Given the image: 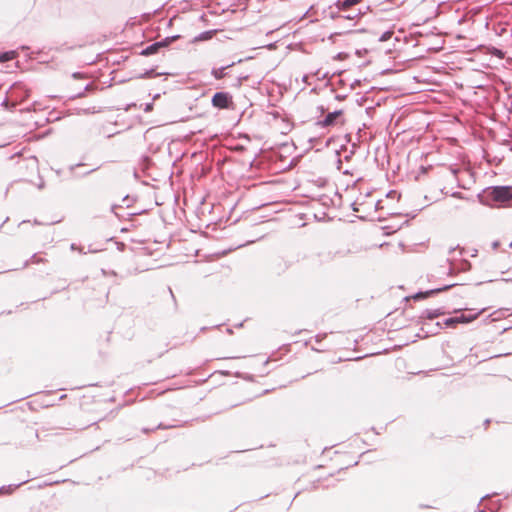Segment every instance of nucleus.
Instances as JSON below:
<instances>
[{"label": "nucleus", "mask_w": 512, "mask_h": 512, "mask_svg": "<svg viewBox=\"0 0 512 512\" xmlns=\"http://www.w3.org/2000/svg\"><path fill=\"white\" fill-rule=\"evenodd\" d=\"M13 54H14L13 52L11 53V55H9L8 53H6V54H4V55L0 58V60H1V61H7V60H10V59H12V58H13Z\"/></svg>", "instance_id": "nucleus-10"}, {"label": "nucleus", "mask_w": 512, "mask_h": 512, "mask_svg": "<svg viewBox=\"0 0 512 512\" xmlns=\"http://www.w3.org/2000/svg\"><path fill=\"white\" fill-rule=\"evenodd\" d=\"M456 324H458V323H457V318H456V317H451V318H448V319H446V320H445V325H446V326H451V327H453V326H455Z\"/></svg>", "instance_id": "nucleus-8"}, {"label": "nucleus", "mask_w": 512, "mask_h": 512, "mask_svg": "<svg viewBox=\"0 0 512 512\" xmlns=\"http://www.w3.org/2000/svg\"><path fill=\"white\" fill-rule=\"evenodd\" d=\"M163 46H164L163 43H160V42L154 43V44L148 46L146 49H144L142 54L146 55V56L155 54L159 50V48H161Z\"/></svg>", "instance_id": "nucleus-5"}, {"label": "nucleus", "mask_w": 512, "mask_h": 512, "mask_svg": "<svg viewBox=\"0 0 512 512\" xmlns=\"http://www.w3.org/2000/svg\"><path fill=\"white\" fill-rule=\"evenodd\" d=\"M212 105L218 109H228L233 105L232 96L225 92H217L212 97Z\"/></svg>", "instance_id": "nucleus-2"}, {"label": "nucleus", "mask_w": 512, "mask_h": 512, "mask_svg": "<svg viewBox=\"0 0 512 512\" xmlns=\"http://www.w3.org/2000/svg\"><path fill=\"white\" fill-rule=\"evenodd\" d=\"M226 68L225 67H222V68H218V69H213L212 70V75L216 78V79H223L224 77H226V72H225Z\"/></svg>", "instance_id": "nucleus-6"}, {"label": "nucleus", "mask_w": 512, "mask_h": 512, "mask_svg": "<svg viewBox=\"0 0 512 512\" xmlns=\"http://www.w3.org/2000/svg\"><path fill=\"white\" fill-rule=\"evenodd\" d=\"M498 245H499L498 242L493 243V248L496 249L498 247Z\"/></svg>", "instance_id": "nucleus-13"}, {"label": "nucleus", "mask_w": 512, "mask_h": 512, "mask_svg": "<svg viewBox=\"0 0 512 512\" xmlns=\"http://www.w3.org/2000/svg\"><path fill=\"white\" fill-rule=\"evenodd\" d=\"M510 247L512 248V242L510 243Z\"/></svg>", "instance_id": "nucleus-14"}, {"label": "nucleus", "mask_w": 512, "mask_h": 512, "mask_svg": "<svg viewBox=\"0 0 512 512\" xmlns=\"http://www.w3.org/2000/svg\"><path fill=\"white\" fill-rule=\"evenodd\" d=\"M457 318V323L460 324V323H470L471 322V318H466V315L465 314H461L460 316H456Z\"/></svg>", "instance_id": "nucleus-7"}, {"label": "nucleus", "mask_w": 512, "mask_h": 512, "mask_svg": "<svg viewBox=\"0 0 512 512\" xmlns=\"http://www.w3.org/2000/svg\"><path fill=\"white\" fill-rule=\"evenodd\" d=\"M484 311V309H482L480 312L476 313V314H469V315H466V318H471V322L474 321L475 319H477V317L479 316V314H481L482 312Z\"/></svg>", "instance_id": "nucleus-9"}, {"label": "nucleus", "mask_w": 512, "mask_h": 512, "mask_svg": "<svg viewBox=\"0 0 512 512\" xmlns=\"http://www.w3.org/2000/svg\"><path fill=\"white\" fill-rule=\"evenodd\" d=\"M487 197L498 205H505L512 200V188L507 186L493 187L486 191Z\"/></svg>", "instance_id": "nucleus-1"}, {"label": "nucleus", "mask_w": 512, "mask_h": 512, "mask_svg": "<svg viewBox=\"0 0 512 512\" xmlns=\"http://www.w3.org/2000/svg\"><path fill=\"white\" fill-rule=\"evenodd\" d=\"M361 2L362 0H338L336 5L340 11L344 12Z\"/></svg>", "instance_id": "nucleus-4"}, {"label": "nucleus", "mask_w": 512, "mask_h": 512, "mask_svg": "<svg viewBox=\"0 0 512 512\" xmlns=\"http://www.w3.org/2000/svg\"><path fill=\"white\" fill-rule=\"evenodd\" d=\"M391 34H392L391 32H387V33L383 34V36L381 37V40L382 41L388 40L391 37Z\"/></svg>", "instance_id": "nucleus-11"}, {"label": "nucleus", "mask_w": 512, "mask_h": 512, "mask_svg": "<svg viewBox=\"0 0 512 512\" xmlns=\"http://www.w3.org/2000/svg\"><path fill=\"white\" fill-rule=\"evenodd\" d=\"M342 115V111H335V112H332V113H329L325 118L324 120L320 121L318 124L321 126V127H328V126H331L335 123V120Z\"/></svg>", "instance_id": "nucleus-3"}, {"label": "nucleus", "mask_w": 512, "mask_h": 512, "mask_svg": "<svg viewBox=\"0 0 512 512\" xmlns=\"http://www.w3.org/2000/svg\"><path fill=\"white\" fill-rule=\"evenodd\" d=\"M345 17H346V18H348V19H354V18H355V16H352V15H350V14H349V15H346Z\"/></svg>", "instance_id": "nucleus-12"}]
</instances>
